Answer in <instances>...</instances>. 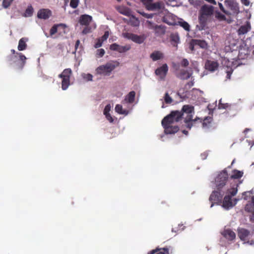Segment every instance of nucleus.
<instances>
[{
    "mask_svg": "<svg viewBox=\"0 0 254 254\" xmlns=\"http://www.w3.org/2000/svg\"><path fill=\"white\" fill-rule=\"evenodd\" d=\"M194 107L190 105H184L181 111H173L170 114L162 121V125L164 128V132L166 134H174L178 131L179 127L177 126H174V122H178L184 119L187 127L191 128L192 126H196L197 123H202L203 129L206 131L214 129L215 127L213 123V118L206 117L203 120L196 118L193 120L194 114Z\"/></svg>",
    "mask_w": 254,
    "mask_h": 254,
    "instance_id": "1",
    "label": "nucleus"
},
{
    "mask_svg": "<svg viewBox=\"0 0 254 254\" xmlns=\"http://www.w3.org/2000/svg\"><path fill=\"white\" fill-rule=\"evenodd\" d=\"M214 7L211 5L204 4L202 5L198 13V21L202 28H204L208 23L213 19Z\"/></svg>",
    "mask_w": 254,
    "mask_h": 254,
    "instance_id": "2",
    "label": "nucleus"
},
{
    "mask_svg": "<svg viewBox=\"0 0 254 254\" xmlns=\"http://www.w3.org/2000/svg\"><path fill=\"white\" fill-rule=\"evenodd\" d=\"M237 192L236 188H231L227 190V193L224 197L222 206L226 209H229L233 207L237 203V199H234V202L232 201V197L235 196Z\"/></svg>",
    "mask_w": 254,
    "mask_h": 254,
    "instance_id": "3",
    "label": "nucleus"
},
{
    "mask_svg": "<svg viewBox=\"0 0 254 254\" xmlns=\"http://www.w3.org/2000/svg\"><path fill=\"white\" fill-rule=\"evenodd\" d=\"M146 9L150 11H159L164 8L163 1L159 0H141Z\"/></svg>",
    "mask_w": 254,
    "mask_h": 254,
    "instance_id": "4",
    "label": "nucleus"
},
{
    "mask_svg": "<svg viewBox=\"0 0 254 254\" xmlns=\"http://www.w3.org/2000/svg\"><path fill=\"white\" fill-rule=\"evenodd\" d=\"M251 193L249 191L244 192L243 193L244 198L245 200H248L251 197V200H249L246 205L245 209L246 211L252 213L250 216V221L254 223V196H251Z\"/></svg>",
    "mask_w": 254,
    "mask_h": 254,
    "instance_id": "5",
    "label": "nucleus"
},
{
    "mask_svg": "<svg viewBox=\"0 0 254 254\" xmlns=\"http://www.w3.org/2000/svg\"><path fill=\"white\" fill-rule=\"evenodd\" d=\"M228 180V174L226 169L220 172L215 178L216 189L221 190L225 186Z\"/></svg>",
    "mask_w": 254,
    "mask_h": 254,
    "instance_id": "6",
    "label": "nucleus"
},
{
    "mask_svg": "<svg viewBox=\"0 0 254 254\" xmlns=\"http://www.w3.org/2000/svg\"><path fill=\"white\" fill-rule=\"evenodd\" d=\"M72 74V70L68 68L64 69L62 73L58 75V77L62 78V88L63 90L67 89L70 85V78Z\"/></svg>",
    "mask_w": 254,
    "mask_h": 254,
    "instance_id": "7",
    "label": "nucleus"
},
{
    "mask_svg": "<svg viewBox=\"0 0 254 254\" xmlns=\"http://www.w3.org/2000/svg\"><path fill=\"white\" fill-rule=\"evenodd\" d=\"M118 65V64H115L112 63H107L104 65L98 66L96 69V73L103 75H109L110 73Z\"/></svg>",
    "mask_w": 254,
    "mask_h": 254,
    "instance_id": "8",
    "label": "nucleus"
},
{
    "mask_svg": "<svg viewBox=\"0 0 254 254\" xmlns=\"http://www.w3.org/2000/svg\"><path fill=\"white\" fill-rule=\"evenodd\" d=\"M224 192L221 190H214L210 195L209 200L211 202L210 207H212L215 203L218 204L221 202Z\"/></svg>",
    "mask_w": 254,
    "mask_h": 254,
    "instance_id": "9",
    "label": "nucleus"
},
{
    "mask_svg": "<svg viewBox=\"0 0 254 254\" xmlns=\"http://www.w3.org/2000/svg\"><path fill=\"white\" fill-rule=\"evenodd\" d=\"M124 38L132 40L137 44H142L146 39L144 35H137L131 33L125 32L123 33Z\"/></svg>",
    "mask_w": 254,
    "mask_h": 254,
    "instance_id": "10",
    "label": "nucleus"
},
{
    "mask_svg": "<svg viewBox=\"0 0 254 254\" xmlns=\"http://www.w3.org/2000/svg\"><path fill=\"white\" fill-rule=\"evenodd\" d=\"M168 71V67L166 64H164L161 66L157 68L155 71V74L159 76L161 79L164 80L167 75Z\"/></svg>",
    "mask_w": 254,
    "mask_h": 254,
    "instance_id": "11",
    "label": "nucleus"
},
{
    "mask_svg": "<svg viewBox=\"0 0 254 254\" xmlns=\"http://www.w3.org/2000/svg\"><path fill=\"white\" fill-rule=\"evenodd\" d=\"M237 232L238 237L243 241L247 240L251 235L249 230L243 228H238Z\"/></svg>",
    "mask_w": 254,
    "mask_h": 254,
    "instance_id": "12",
    "label": "nucleus"
},
{
    "mask_svg": "<svg viewBox=\"0 0 254 254\" xmlns=\"http://www.w3.org/2000/svg\"><path fill=\"white\" fill-rule=\"evenodd\" d=\"M130 49L129 45L121 46L116 43L112 44L110 45V49L112 51H117L120 53H125Z\"/></svg>",
    "mask_w": 254,
    "mask_h": 254,
    "instance_id": "13",
    "label": "nucleus"
},
{
    "mask_svg": "<svg viewBox=\"0 0 254 254\" xmlns=\"http://www.w3.org/2000/svg\"><path fill=\"white\" fill-rule=\"evenodd\" d=\"M147 23L150 26V28L154 29L156 36H160L165 34V29L161 25H154L151 22L149 21H147Z\"/></svg>",
    "mask_w": 254,
    "mask_h": 254,
    "instance_id": "14",
    "label": "nucleus"
},
{
    "mask_svg": "<svg viewBox=\"0 0 254 254\" xmlns=\"http://www.w3.org/2000/svg\"><path fill=\"white\" fill-rule=\"evenodd\" d=\"M219 66V64L216 61L207 60L205 64V68L211 72L216 70Z\"/></svg>",
    "mask_w": 254,
    "mask_h": 254,
    "instance_id": "15",
    "label": "nucleus"
},
{
    "mask_svg": "<svg viewBox=\"0 0 254 254\" xmlns=\"http://www.w3.org/2000/svg\"><path fill=\"white\" fill-rule=\"evenodd\" d=\"M92 21V17L87 14H82L80 16L79 23L82 26H88Z\"/></svg>",
    "mask_w": 254,
    "mask_h": 254,
    "instance_id": "16",
    "label": "nucleus"
},
{
    "mask_svg": "<svg viewBox=\"0 0 254 254\" xmlns=\"http://www.w3.org/2000/svg\"><path fill=\"white\" fill-rule=\"evenodd\" d=\"M250 54V50L246 46L241 47L239 50L238 58L239 60L246 59Z\"/></svg>",
    "mask_w": 254,
    "mask_h": 254,
    "instance_id": "17",
    "label": "nucleus"
},
{
    "mask_svg": "<svg viewBox=\"0 0 254 254\" xmlns=\"http://www.w3.org/2000/svg\"><path fill=\"white\" fill-rule=\"evenodd\" d=\"M52 15V12L48 9H40L37 13V17L40 19H47Z\"/></svg>",
    "mask_w": 254,
    "mask_h": 254,
    "instance_id": "18",
    "label": "nucleus"
},
{
    "mask_svg": "<svg viewBox=\"0 0 254 254\" xmlns=\"http://www.w3.org/2000/svg\"><path fill=\"white\" fill-rule=\"evenodd\" d=\"M221 234L224 237L229 241H233L236 238L235 233L230 229H225Z\"/></svg>",
    "mask_w": 254,
    "mask_h": 254,
    "instance_id": "19",
    "label": "nucleus"
},
{
    "mask_svg": "<svg viewBox=\"0 0 254 254\" xmlns=\"http://www.w3.org/2000/svg\"><path fill=\"white\" fill-rule=\"evenodd\" d=\"M229 7L231 12H228L227 15L237 14L239 12V7L238 3L233 1L230 2L229 3Z\"/></svg>",
    "mask_w": 254,
    "mask_h": 254,
    "instance_id": "20",
    "label": "nucleus"
},
{
    "mask_svg": "<svg viewBox=\"0 0 254 254\" xmlns=\"http://www.w3.org/2000/svg\"><path fill=\"white\" fill-rule=\"evenodd\" d=\"M150 58L153 61H156L164 58L163 54L160 51H155L150 55Z\"/></svg>",
    "mask_w": 254,
    "mask_h": 254,
    "instance_id": "21",
    "label": "nucleus"
},
{
    "mask_svg": "<svg viewBox=\"0 0 254 254\" xmlns=\"http://www.w3.org/2000/svg\"><path fill=\"white\" fill-rule=\"evenodd\" d=\"M135 91H130L126 96L124 101L127 103H133L135 100Z\"/></svg>",
    "mask_w": 254,
    "mask_h": 254,
    "instance_id": "22",
    "label": "nucleus"
},
{
    "mask_svg": "<svg viewBox=\"0 0 254 254\" xmlns=\"http://www.w3.org/2000/svg\"><path fill=\"white\" fill-rule=\"evenodd\" d=\"M251 29V26L249 23L241 26L238 30L237 32L239 35L246 34Z\"/></svg>",
    "mask_w": 254,
    "mask_h": 254,
    "instance_id": "23",
    "label": "nucleus"
},
{
    "mask_svg": "<svg viewBox=\"0 0 254 254\" xmlns=\"http://www.w3.org/2000/svg\"><path fill=\"white\" fill-rule=\"evenodd\" d=\"M171 43L173 46L177 47L180 42V37L178 34H172L170 36Z\"/></svg>",
    "mask_w": 254,
    "mask_h": 254,
    "instance_id": "24",
    "label": "nucleus"
},
{
    "mask_svg": "<svg viewBox=\"0 0 254 254\" xmlns=\"http://www.w3.org/2000/svg\"><path fill=\"white\" fill-rule=\"evenodd\" d=\"M191 76V73L187 70L182 69L178 75V77L182 80L189 79Z\"/></svg>",
    "mask_w": 254,
    "mask_h": 254,
    "instance_id": "25",
    "label": "nucleus"
},
{
    "mask_svg": "<svg viewBox=\"0 0 254 254\" xmlns=\"http://www.w3.org/2000/svg\"><path fill=\"white\" fill-rule=\"evenodd\" d=\"M28 39L26 38H22L20 39L18 42V49L19 51H23L26 49L27 47L26 41Z\"/></svg>",
    "mask_w": 254,
    "mask_h": 254,
    "instance_id": "26",
    "label": "nucleus"
},
{
    "mask_svg": "<svg viewBox=\"0 0 254 254\" xmlns=\"http://www.w3.org/2000/svg\"><path fill=\"white\" fill-rule=\"evenodd\" d=\"M59 27H63L64 28L66 27V25L63 23H60L58 24L54 25L50 29V34L51 36H53L58 31V28Z\"/></svg>",
    "mask_w": 254,
    "mask_h": 254,
    "instance_id": "27",
    "label": "nucleus"
},
{
    "mask_svg": "<svg viewBox=\"0 0 254 254\" xmlns=\"http://www.w3.org/2000/svg\"><path fill=\"white\" fill-rule=\"evenodd\" d=\"M193 43L195 45L199 46L203 49H206L208 47L207 43L204 40H193Z\"/></svg>",
    "mask_w": 254,
    "mask_h": 254,
    "instance_id": "28",
    "label": "nucleus"
},
{
    "mask_svg": "<svg viewBox=\"0 0 254 254\" xmlns=\"http://www.w3.org/2000/svg\"><path fill=\"white\" fill-rule=\"evenodd\" d=\"M232 106L231 104L228 103H222V99L219 100L218 108L220 109H226L227 110H231L232 109Z\"/></svg>",
    "mask_w": 254,
    "mask_h": 254,
    "instance_id": "29",
    "label": "nucleus"
},
{
    "mask_svg": "<svg viewBox=\"0 0 254 254\" xmlns=\"http://www.w3.org/2000/svg\"><path fill=\"white\" fill-rule=\"evenodd\" d=\"M243 172L237 170H234L233 171V175L231 176V178L234 179H239L243 175Z\"/></svg>",
    "mask_w": 254,
    "mask_h": 254,
    "instance_id": "30",
    "label": "nucleus"
},
{
    "mask_svg": "<svg viewBox=\"0 0 254 254\" xmlns=\"http://www.w3.org/2000/svg\"><path fill=\"white\" fill-rule=\"evenodd\" d=\"M16 55L19 56V60L21 61L19 68L21 69L25 64V61L26 60V58L24 55H22V54L21 53H16Z\"/></svg>",
    "mask_w": 254,
    "mask_h": 254,
    "instance_id": "31",
    "label": "nucleus"
},
{
    "mask_svg": "<svg viewBox=\"0 0 254 254\" xmlns=\"http://www.w3.org/2000/svg\"><path fill=\"white\" fill-rule=\"evenodd\" d=\"M215 17L220 21H222V20L227 21V22L228 23H230L231 22V20L227 19L226 18V16L224 14L221 13L219 12L216 13Z\"/></svg>",
    "mask_w": 254,
    "mask_h": 254,
    "instance_id": "32",
    "label": "nucleus"
},
{
    "mask_svg": "<svg viewBox=\"0 0 254 254\" xmlns=\"http://www.w3.org/2000/svg\"><path fill=\"white\" fill-rule=\"evenodd\" d=\"M178 23L179 25L182 27L185 30L187 31H189L190 30V26L186 21H179Z\"/></svg>",
    "mask_w": 254,
    "mask_h": 254,
    "instance_id": "33",
    "label": "nucleus"
},
{
    "mask_svg": "<svg viewBox=\"0 0 254 254\" xmlns=\"http://www.w3.org/2000/svg\"><path fill=\"white\" fill-rule=\"evenodd\" d=\"M225 70L227 73V78L230 79L231 74L233 71V68L232 67H230L229 65H227L226 67H225Z\"/></svg>",
    "mask_w": 254,
    "mask_h": 254,
    "instance_id": "34",
    "label": "nucleus"
},
{
    "mask_svg": "<svg viewBox=\"0 0 254 254\" xmlns=\"http://www.w3.org/2000/svg\"><path fill=\"white\" fill-rule=\"evenodd\" d=\"M33 13V8L31 5H29L26 8L25 11V16L29 17L32 15Z\"/></svg>",
    "mask_w": 254,
    "mask_h": 254,
    "instance_id": "35",
    "label": "nucleus"
},
{
    "mask_svg": "<svg viewBox=\"0 0 254 254\" xmlns=\"http://www.w3.org/2000/svg\"><path fill=\"white\" fill-rule=\"evenodd\" d=\"M158 248V250L156 252L155 254H169V248L167 247L163 248Z\"/></svg>",
    "mask_w": 254,
    "mask_h": 254,
    "instance_id": "36",
    "label": "nucleus"
},
{
    "mask_svg": "<svg viewBox=\"0 0 254 254\" xmlns=\"http://www.w3.org/2000/svg\"><path fill=\"white\" fill-rule=\"evenodd\" d=\"M11 52L12 53V55H10L8 57L7 60L9 62H11L12 61L15 62L14 59L17 58V56H18L17 55H16V53H17L13 49H12L11 50Z\"/></svg>",
    "mask_w": 254,
    "mask_h": 254,
    "instance_id": "37",
    "label": "nucleus"
},
{
    "mask_svg": "<svg viewBox=\"0 0 254 254\" xmlns=\"http://www.w3.org/2000/svg\"><path fill=\"white\" fill-rule=\"evenodd\" d=\"M13 1L14 0H3L2 3V7L4 8H8Z\"/></svg>",
    "mask_w": 254,
    "mask_h": 254,
    "instance_id": "38",
    "label": "nucleus"
},
{
    "mask_svg": "<svg viewBox=\"0 0 254 254\" xmlns=\"http://www.w3.org/2000/svg\"><path fill=\"white\" fill-rule=\"evenodd\" d=\"M117 9L120 13L125 15H128L129 14L128 10L124 7H119Z\"/></svg>",
    "mask_w": 254,
    "mask_h": 254,
    "instance_id": "39",
    "label": "nucleus"
},
{
    "mask_svg": "<svg viewBox=\"0 0 254 254\" xmlns=\"http://www.w3.org/2000/svg\"><path fill=\"white\" fill-rule=\"evenodd\" d=\"M115 111L120 114H124L125 113V111L123 110L122 106L120 104L116 105L115 107Z\"/></svg>",
    "mask_w": 254,
    "mask_h": 254,
    "instance_id": "40",
    "label": "nucleus"
},
{
    "mask_svg": "<svg viewBox=\"0 0 254 254\" xmlns=\"http://www.w3.org/2000/svg\"><path fill=\"white\" fill-rule=\"evenodd\" d=\"M164 101L166 104H171L173 101L172 98L169 96L168 93H166L165 94Z\"/></svg>",
    "mask_w": 254,
    "mask_h": 254,
    "instance_id": "41",
    "label": "nucleus"
},
{
    "mask_svg": "<svg viewBox=\"0 0 254 254\" xmlns=\"http://www.w3.org/2000/svg\"><path fill=\"white\" fill-rule=\"evenodd\" d=\"M79 2V0H70L69 5L72 8H76L78 6Z\"/></svg>",
    "mask_w": 254,
    "mask_h": 254,
    "instance_id": "42",
    "label": "nucleus"
},
{
    "mask_svg": "<svg viewBox=\"0 0 254 254\" xmlns=\"http://www.w3.org/2000/svg\"><path fill=\"white\" fill-rule=\"evenodd\" d=\"M83 78L86 80L87 81H92L93 78V76L92 74L90 73L84 74L83 76Z\"/></svg>",
    "mask_w": 254,
    "mask_h": 254,
    "instance_id": "43",
    "label": "nucleus"
},
{
    "mask_svg": "<svg viewBox=\"0 0 254 254\" xmlns=\"http://www.w3.org/2000/svg\"><path fill=\"white\" fill-rule=\"evenodd\" d=\"M140 14L142 15L143 17L146 18H151L153 17L154 14H148L144 12H140Z\"/></svg>",
    "mask_w": 254,
    "mask_h": 254,
    "instance_id": "44",
    "label": "nucleus"
},
{
    "mask_svg": "<svg viewBox=\"0 0 254 254\" xmlns=\"http://www.w3.org/2000/svg\"><path fill=\"white\" fill-rule=\"evenodd\" d=\"M181 65L183 67H187L189 64L188 60L186 59H183L181 61Z\"/></svg>",
    "mask_w": 254,
    "mask_h": 254,
    "instance_id": "45",
    "label": "nucleus"
},
{
    "mask_svg": "<svg viewBox=\"0 0 254 254\" xmlns=\"http://www.w3.org/2000/svg\"><path fill=\"white\" fill-rule=\"evenodd\" d=\"M110 105H107L105 106L104 110V114L107 115L108 113H109V112L110 111Z\"/></svg>",
    "mask_w": 254,
    "mask_h": 254,
    "instance_id": "46",
    "label": "nucleus"
},
{
    "mask_svg": "<svg viewBox=\"0 0 254 254\" xmlns=\"http://www.w3.org/2000/svg\"><path fill=\"white\" fill-rule=\"evenodd\" d=\"M90 32V28L88 26H85V27L83 29L82 33L83 34H86Z\"/></svg>",
    "mask_w": 254,
    "mask_h": 254,
    "instance_id": "47",
    "label": "nucleus"
},
{
    "mask_svg": "<svg viewBox=\"0 0 254 254\" xmlns=\"http://www.w3.org/2000/svg\"><path fill=\"white\" fill-rule=\"evenodd\" d=\"M109 36V33L108 31H106L104 33V34L102 37V41L106 40Z\"/></svg>",
    "mask_w": 254,
    "mask_h": 254,
    "instance_id": "48",
    "label": "nucleus"
},
{
    "mask_svg": "<svg viewBox=\"0 0 254 254\" xmlns=\"http://www.w3.org/2000/svg\"><path fill=\"white\" fill-rule=\"evenodd\" d=\"M97 54L100 57H102L105 54V51L103 49H100L97 50Z\"/></svg>",
    "mask_w": 254,
    "mask_h": 254,
    "instance_id": "49",
    "label": "nucleus"
},
{
    "mask_svg": "<svg viewBox=\"0 0 254 254\" xmlns=\"http://www.w3.org/2000/svg\"><path fill=\"white\" fill-rule=\"evenodd\" d=\"M102 42H103L102 40L101 41L100 39H98V41L95 44V46H94L95 48H98L100 47L102 45Z\"/></svg>",
    "mask_w": 254,
    "mask_h": 254,
    "instance_id": "50",
    "label": "nucleus"
},
{
    "mask_svg": "<svg viewBox=\"0 0 254 254\" xmlns=\"http://www.w3.org/2000/svg\"><path fill=\"white\" fill-rule=\"evenodd\" d=\"M106 116V119L110 122L112 123L114 121L113 118L112 117L110 113H108L107 115H105Z\"/></svg>",
    "mask_w": 254,
    "mask_h": 254,
    "instance_id": "51",
    "label": "nucleus"
},
{
    "mask_svg": "<svg viewBox=\"0 0 254 254\" xmlns=\"http://www.w3.org/2000/svg\"><path fill=\"white\" fill-rule=\"evenodd\" d=\"M219 5L220 9H221V11H222L225 14H228V11L225 10L222 3H219Z\"/></svg>",
    "mask_w": 254,
    "mask_h": 254,
    "instance_id": "52",
    "label": "nucleus"
},
{
    "mask_svg": "<svg viewBox=\"0 0 254 254\" xmlns=\"http://www.w3.org/2000/svg\"><path fill=\"white\" fill-rule=\"evenodd\" d=\"M241 1L246 6H248L250 4L249 0H241Z\"/></svg>",
    "mask_w": 254,
    "mask_h": 254,
    "instance_id": "53",
    "label": "nucleus"
},
{
    "mask_svg": "<svg viewBox=\"0 0 254 254\" xmlns=\"http://www.w3.org/2000/svg\"><path fill=\"white\" fill-rule=\"evenodd\" d=\"M159 250L158 248H156L155 249L152 250L151 251H150L149 252H148L147 254H155V253H156V252H157V250Z\"/></svg>",
    "mask_w": 254,
    "mask_h": 254,
    "instance_id": "54",
    "label": "nucleus"
},
{
    "mask_svg": "<svg viewBox=\"0 0 254 254\" xmlns=\"http://www.w3.org/2000/svg\"><path fill=\"white\" fill-rule=\"evenodd\" d=\"M194 45H195V44L193 43V40H192V41L191 42V43L190 44V49H191V51L193 50Z\"/></svg>",
    "mask_w": 254,
    "mask_h": 254,
    "instance_id": "55",
    "label": "nucleus"
},
{
    "mask_svg": "<svg viewBox=\"0 0 254 254\" xmlns=\"http://www.w3.org/2000/svg\"><path fill=\"white\" fill-rule=\"evenodd\" d=\"M246 243L249 244L250 245H254V240H252L251 241H248L246 242Z\"/></svg>",
    "mask_w": 254,
    "mask_h": 254,
    "instance_id": "56",
    "label": "nucleus"
},
{
    "mask_svg": "<svg viewBox=\"0 0 254 254\" xmlns=\"http://www.w3.org/2000/svg\"><path fill=\"white\" fill-rule=\"evenodd\" d=\"M79 44H80V41L79 40H77L76 41L75 45V48L76 50L77 49Z\"/></svg>",
    "mask_w": 254,
    "mask_h": 254,
    "instance_id": "57",
    "label": "nucleus"
},
{
    "mask_svg": "<svg viewBox=\"0 0 254 254\" xmlns=\"http://www.w3.org/2000/svg\"><path fill=\"white\" fill-rule=\"evenodd\" d=\"M193 84H194L193 81H191L190 82H188L187 85H188L189 87H191L193 85Z\"/></svg>",
    "mask_w": 254,
    "mask_h": 254,
    "instance_id": "58",
    "label": "nucleus"
},
{
    "mask_svg": "<svg viewBox=\"0 0 254 254\" xmlns=\"http://www.w3.org/2000/svg\"><path fill=\"white\" fill-rule=\"evenodd\" d=\"M183 132H184V133L187 134V133L188 132V131H186V130H184V131H183Z\"/></svg>",
    "mask_w": 254,
    "mask_h": 254,
    "instance_id": "59",
    "label": "nucleus"
},
{
    "mask_svg": "<svg viewBox=\"0 0 254 254\" xmlns=\"http://www.w3.org/2000/svg\"><path fill=\"white\" fill-rule=\"evenodd\" d=\"M122 0H117L118 1H121Z\"/></svg>",
    "mask_w": 254,
    "mask_h": 254,
    "instance_id": "60",
    "label": "nucleus"
}]
</instances>
